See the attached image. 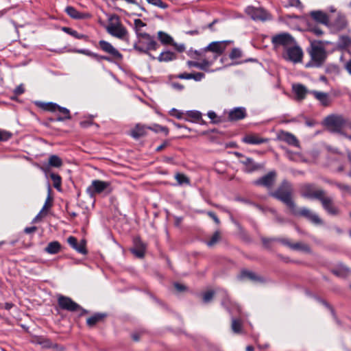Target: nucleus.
Wrapping results in <instances>:
<instances>
[{"instance_id":"obj_34","label":"nucleus","mask_w":351,"mask_h":351,"mask_svg":"<svg viewBox=\"0 0 351 351\" xmlns=\"http://www.w3.org/2000/svg\"><path fill=\"white\" fill-rule=\"evenodd\" d=\"M176 54L170 51L162 52L158 57L159 62H169L176 59Z\"/></svg>"},{"instance_id":"obj_35","label":"nucleus","mask_w":351,"mask_h":351,"mask_svg":"<svg viewBox=\"0 0 351 351\" xmlns=\"http://www.w3.org/2000/svg\"><path fill=\"white\" fill-rule=\"evenodd\" d=\"M65 12L69 16L75 19H80L84 18V14L79 12L75 8L68 6L65 8Z\"/></svg>"},{"instance_id":"obj_41","label":"nucleus","mask_w":351,"mask_h":351,"mask_svg":"<svg viewBox=\"0 0 351 351\" xmlns=\"http://www.w3.org/2000/svg\"><path fill=\"white\" fill-rule=\"evenodd\" d=\"M221 305L224 306L230 313L231 310L230 307L235 305L230 299L229 296L228 295L227 293L225 291L223 292V298L221 301Z\"/></svg>"},{"instance_id":"obj_25","label":"nucleus","mask_w":351,"mask_h":351,"mask_svg":"<svg viewBox=\"0 0 351 351\" xmlns=\"http://www.w3.org/2000/svg\"><path fill=\"white\" fill-rule=\"evenodd\" d=\"M148 130V126L138 123L136 125L134 128L131 131L130 134L134 138L138 139L141 137L146 136L147 134Z\"/></svg>"},{"instance_id":"obj_56","label":"nucleus","mask_w":351,"mask_h":351,"mask_svg":"<svg viewBox=\"0 0 351 351\" xmlns=\"http://www.w3.org/2000/svg\"><path fill=\"white\" fill-rule=\"evenodd\" d=\"M309 31L317 36H322L324 33L319 27L316 26H310Z\"/></svg>"},{"instance_id":"obj_4","label":"nucleus","mask_w":351,"mask_h":351,"mask_svg":"<svg viewBox=\"0 0 351 351\" xmlns=\"http://www.w3.org/2000/svg\"><path fill=\"white\" fill-rule=\"evenodd\" d=\"M137 38L138 42L134 44V48L141 53H148L149 51L156 50L158 46L154 37L149 34L143 33L137 36Z\"/></svg>"},{"instance_id":"obj_49","label":"nucleus","mask_w":351,"mask_h":351,"mask_svg":"<svg viewBox=\"0 0 351 351\" xmlns=\"http://www.w3.org/2000/svg\"><path fill=\"white\" fill-rule=\"evenodd\" d=\"M284 3L285 4V6H291V7H295L302 8V5L300 0H284Z\"/></svg>"},{"instance_id":"obj_19","label":"nucleus","mask_w":351,"mask_h":351,"mask_svg":"<svg viewBox=\"0 0 351 351\" xmlns=\"http://www.w3.org/2000/svg\"><path fill=\"white\" fill-rule=\"evenodd\" d=\"M309 93L312 94L323 106L326 107L330 105L332 100L328 93L317 90H311Z\"/></svg>"},{"instance_id":"obj_55","label":"nucleus","mask_w":351,"mask_h":351,"mask_svg":"<svg viewBox=\"0 0 351 351\" xmlns=\"http://www.w3.org/2000/svg\"><path fill=\"white\" fill-rule=\"evenodd\" d=\"M213 295H214V291H209L206 292L203 295L204 302L206 303L210 302L213 299Z\"/></svg>"},{"instance_id":"obj_43","label":"nucleus","mask_w":351,"mask_h":351,"mask_svg":"<svg viewBox=\"0 0 351 351\" xmlns=\"http://www.w3.org/2000/svg\"><path fill=\"white\" fill-rule=\"evenodd\" d=\"M134 29L136 36L143 34L142 28L146 26V23L143 22L141 19H135L134 21Z\"/></svg>"},{"instance_id":"obj_20","label":"nucleus","mask_w":351,"mask_h":351,"mask_svg":"<svg viewBox=\"0 0 351 351\" xmlns=\"http://www.w3.org/2000/svg\"><path fill=\"white\" fill-rule=\"evenodd\" d=\"M247 115L246 110L243 107L234 108L229 112L228 119L232 121L244 119Z\"/></svg>"},{"instance_id":"obj_16","label":"nucleus","mask_w":351,"mask_h":351,"mask_svg":"<svg viewBox=\"0 0 351 351\" xmlns=\"http://www.w3.org/2000/svg\"><path fill=\"white\" fill-rule=\"evenodd\" d=\"M99 46L104 51L112 55L116 59L121 60L123 57L121 53L117 49L106 40H100L99 42Z\"/></svg>"},{"instance_id":"obj_39","label":"nucleus","mask_w":351,"mask_h":351,"mask_svg":"<svg viewBox=\"0 0 351 351\" xmlns=\"http://www.w3.org/2000/svg\"><path fill=\"white\" fill-rule=\"evenodd\" d=\"M232 330L234 333H240L242 331V322L238 319H232L231 324Z\"/></svg>"},{"instance_id":"obj_40","label":"nucleus","mask_w":351,"mask_h":351,"mask_svg":"<svg viewBox=\"0 0 351 351\" xmlns=\"http://www.w3.org/2000/svg\"><path fill=\"white\" fill-rule=\"evenodd\" d=\"M50 178L53 181V186L54 188L58 189V191L60 190L61 188V184H62V179L61 177L56 173H51L50 174Z\"/></svg>"},{"instance_id":"obj_29","label":"nucleus","mask_w":351,"mask_h":351,"mask_svg":"<svg viewBox=\"0 0 351 351\" xmlns=\"http://www.w3.org/2000/svg\"><path fill=\"white\" fill-rule=\"evenodd\" d=\"M243 141L245 143L252 145H259L267 142V138H263L257 135L254 134L246 135L243 138Z\"/></svg>"},{"instance_id":"obj_12","label":"nucleus","mask_w":351,"mask_h":351,"mask_svg":"<svg viewBox=\"0 0 351 351\" xmlns=\"http://www.w3.org/2000/svg\"><path fill=\"white\" fill-rule=\"evenodd\" d=\"M303 56V51L302 49L295 45H291L286 49L284 57L286 60L298 63L302 61Z\"/></svg>"},{"instance_id":"obj_23","label":"nucleus","mask_w":351,"mask_h":351,"mask_svg":"<svg viewBox=\"0 0 351 351\" xmlns=\"http://www.w3.org/2000/svg\"><path fill=\"white\" fill-rule=\"evenodd\" d=\"M310 15L316 22L326 26L329 25V19L325 12L321 10L312 11L311 12Z\"/></svg>"},{"instance_id":"obj_5","label":"nucleus","mask_w":351,"mask_h":351,"mask_svg":"<svg viewBox=\"0 0 351 351\" xmlns=\"http://www.w3.org/2000/svg\"><path fill=\"white\" fill-rule=\"evenodd\" d=\"M106 31L108 34L116 38L123 39L128 34V31L121 23L119 17L116 15H112L109 18V23L106 27Z\"/></svg>"},{"instance_id":"obj_14","label":"nucleus","mask_w":351,"mask_h":351,"mask_svg":"<svg viewBox=\"0 0 351 351\" xmlns=\"http://www.w3.org/2000/svg\"><path fill=\"white\" fill-rule=\"evenodd\" d=\"M246 14L254 21H266L269 14L263 8L249 6L245 9Z\"/></svg>"},{"instance_id":"obj_11","label":"nucleus","mask_w":351,"mask_h":351,"mask_svg":"<svg viewBox=\"0 0 351 351\" xmlns=\"http://www.w3.org/2000/svg\"><path fill=\"white\" fill-rule=\"evenodd\" d=\"M291 213L294 215L302 216L311 221L313 223L316 225H320L322 223V220L312 210L307 208H302L298 209L296 204H295V210H291Z\"/></svg>"},{"instance_id":"obj_38","label":"nucleus","mask_w":351,"mask_h":351,"mask_svg":"<svg viewBox=\"0 0 351 351\" xmlns=\"http://www.w3.org/2000/svg\"><path fill=\"white\" fill-rule=\"evenodd\" d=\"M158 37L164 45H169L173 42V38L169 34L162 31L158 32Z\"/></svg>"},{"instance_id":"obj_46","label":"nucleus","mask_w":351,"mask_h":351,"mask_svg":"<svg viewBox=\"0 0 351 351\" xmlns=\"http://www.w3.org/2000/svg\"><path fill=\"white\" fill-rule=\"evenodd\" d=\"M349 271L350 269L343 265H341L339 269H335L332 270V273L337 276H343L348 274Z\"/></svg>"},{"instance_id":"obj_53","label":"nucleus","mask_w":351,"mask_h":351,"mask_svg":"<svg viewBox=\"0 0 351 351\" xmlns=\"http://www.w3.org/2000/svg\"><path fill=\"white\" fill-rule=\"evenodd\" d=\"M208 117L211 119L213 123H217L221 121L220 117H219L213 111H209L208 112Z\"/></svg>"},{"instance_id":"obj_60","label":"nucleus","mask_w":351,"mask_h":351,"mask_svg":"<svg viewBox=\"0 0 351 351\" xmlns=\"http://www.w3.org/2000/svg\"><path fill=\"white\" fill-rule=\"evenodd\" d=\"M192 73H182L176 75V77L181 80H191Z\"/></svg>"},{"instance_id":"obj_32","label":"nucleus","mask_w":351,"mask_h":351,"mask_svg":"<svg viewBox=\"0 0 351 351\" xmlns=\"http://www.w3.org/2000/svg\"><path fill=\"white\" fill-rule=\"evenodd\" d=\"M245 165L246 171L252 172L260 168V165L255 163L254 160L250 158H245V160L241 161Z\"/></svg>"},{"instance_id":"obj_36","label":"nucleus","mask_w":351,"mask_h":351,"mask_svg":"<svg viewBox=\"0 0 351 351\" xmlns=\"http://www.w3.org/2000/svg\"><path fill=\"white\" fill-rule=\"evenodd\" d=\"M187 121H199L202 119V114L200 112L197 110H189L186 112Z\"/></svg>"},{"instance_id":"obj_37","label":"nucleus","mask_w":351,"mask_h":351,"mask_svg":"<svg viewBox=\"0 0 351 351\" xmlns=\"http://www.w3.org/2000/svg\"><path fill=\"white\" fill-rule=\"evenodd\" d=\"M62 30L63 32H66V34H68L77 39H86L87 38V36H86L84 34H79L77 31H75L70 27H63L62 28Z\"/></svg>"},{"instance_id":"obj_18","label":"nucleus","mask_w":351,"mask_h":351,"mask_svg":"<svg viewBox=\"0 0 351 351\" xmlns=\"http://www.w3.org/2000/svg\"><path fill=\"white\" fill-rule=\"evenodd\" d=\"M213 63V60H210L209 58L204 56L202 58L201 62H195L189 60L186 64L189 67H196L203 71H207L208 68L211 66Z\"/></svg>"},{"instance_id":"obj_54","label":"nucleus","mask_w":351,"mask_h":351,"mask_svg":"<svg viewBox=\"0 0 351 351\" xmlns=\"http://www.w3.org/2000/svg\"><path fill=\"white\" fill-rule=\"evenodd\" d=\"M205 77V75L203 73L197 72L192 73L191 79L194 80L196 82H200L202 79Z\"/></svg>"},{"instance_id":"obj_31","label":"nucleus","mask_w":351,"mask_h":351,"mask_svg":"<svg viewBox=\"0 0 351 351\" xmlns=\"http://www.w3.org/2000/svg\"><path fill=\"white\" fill-rule=\"evenodd\" d=\"M61 245L58 241L50 242L45 248V251L51 254H55L60 250Z\"/></svg>"},{"instance_id":"obj_50","label":"nucleus","mask_w":351,"mask_h":351,"mask_svg":"<svg viewBox=\"0 0 351 351\" xmlns=\"http://www.w3.org/2000/svg\"><path fill=\"white\" fill-rule=\"evenodd\" d=\"M335 186H336L339 190L342 192L350 193H351V187L346 184L335 182Z\"/></svg>"},{"instance_id":"obj_8","label":"nucleus","mask_w":351,"mask_h":351,"mask_svg":"<svg viewBox=\"0 0 351 351\" xmlns=\"http://www.w3.org/2000/svg\"><path fill=\"white\" fill-rule=\"evenodd\" d=\"M300 195L307 199H318L326 195V191L322 189H318L315 184L304 183L300 186Z\"/></svg>"},{"instance_id":"obj_58","label":"nucleus","mask_w":351,"mask_h":351,"mask_svg":"<svg viewBox=\"0 0 351 351\" xmlns=\"http://www.w3.org/2000/svg\"><path fill=\"white\" fill-rule=\"evenodd\" d=\"M67 242L73 249H75L77 247V245L78 243L77 239L72 236L69 237L67 239Z\"/></svg>"},{"instance_id":"obj_45","label":"nucleus","mask_w":351,"mask_h":351,"mask_svg":"<svg viewBox=\"0 0 351 351\" xmlns=\"http://www.w3.org/2000/svg\"><path fill=\"white\" fill-rule=\"evenodd\" d=\"M175 178L180 185L190 184V180L184 174L178 173L176 174Z\"/></svg>"},{"instance_id":"obj_6","label":"nucleus","mask_w":351,"mask_h":351,"mask_svg":"<svg viewBox=\"0 0 351 351\" xmlns=\"http://www.w3.org/2000/svg\"><path fill=\"white\" fill-rule=\"evenodd\" d=\"M112 191L111 183L110 182L100 180H94L91 182L90 186L86 189V193L90 197H94L96 195L104 193L106 195L110 194Z\"/></svg>"},{"instance_id":"obj_52","label":"nucleus","mask_w":351,"mask_h":351,"mask_svg":"<svg viewBox=\"0 0 351 351\" xmlns=\"http://www.w3.org/2000/svg\"><path fill=\"white\" fill-rule=\"evenodd\" d=\"M241 51L237 48H234L230 52L229 57L230 59L234 60L241 57Z\"/></svg>"},{"instance_id":"obj_24","label":"nucleus","mask_w":351,"mask_h":351,"mask_svg":"<svg viewBox=\"0 0 351 351\" xmlns=\"http://www.w3.org/2000/svg\"><path fill=\"white\" fill-rule=\"evenodd\" d=\"M134 243V248L132 250V252L136 256L143 258L145 256L146 245L139 238H136Z\"/></svg>"},{"instance_id":"obj_7","label":"nucleus","mask_w":351,"mask_h":351,"mask_svg":"<svg viewBox=\"0 0 351 351\" xmlns=\"http://www.w3.org/2000/svg\"><path fill=\"white\" fill-rule=\"evenodd\" d=\"M58 304L59 307L62 310H66L70 312L80 311V316H83L88 313L87 310L83 308L80 305L74 302L71 298L67 296L62 295H59L58 298Z\"/></svg>"},{"instance_id":"obj_57","label":"nucleus","mask_w":351,"mask_h":351,"mask_svg":"<svg viewBox=\"0 0 351 351\" xmlns=\"http://www.w3.org/2000/svg\"><path fill=\"white\" fill-rule=\"evenodd\" d=\"M11 136L10 132L0 130V141H6Z\"/></svg>"},{"instance_id":"obj_13","label":"nucleus","mask_w":351,"mask_h":351,"mask_svg":"<svg viewBox=\"0 0 351 351\" xmlns=\"http://www.w3.org/2000/svg\"><path fill=\"white\" fill-rule=\"evenodd\" d=\"M319 201H320L322 207L328 215L337 216L340 213L339 208L335 206L331 197L324 195Z\"/></svg>"},{"instance_id":"obj_61","label":"nucleus","mask_w":351,"mask_h":351,"mask_svg":"<svg viewBox=\"0 0 351 351\" xmlns=\"http://www.w3.org/2000/svg\"><path fill=\"white\" fill-rule=\"evenodd\" d=\"M92 58L96 59L98 61L101 60H105L109 62L111 61V59L108 56H100L95 53H93Z\"/></svg>"},{"instance_id":"obj_51","label":"nucleus","mask_w":351,"mask_h":351,"mask_svg":"<svg viewBox=\"0 0 351 351\" xmlns=\"http://www.w3.org/2000/svg\"><path fill=\"white\" fill-rule=\"evenodd\" d=\"M75 250L80 254H86L87 251L86 250V242L82 240L80 243H77V247Z\"/></svg>"},{"instance_id":"obj_63","label":"nucleus","mask_w":351,"mask_h":351,"mask_svg":"<svg viewBox=\"0 0 351 351\" xmlns=\"http://www.w3.org/2000/svg\"><path fill=\"white\" fill-rule=\"evenodd\" d=\"M207 215L211 218L213 219V220L217 223V224H219L220 223V221L219 219V218L217 217V216L213 213V212H211V211H208L207 213Z\"/></svg>"},{"instance_id":"obj_59","label":"nucleus","mask_w":351,"mask_h":351,"mask_svg":"<svg viewBox=\"0 0 351 351\" xmlns=\"http://www.w3.org/2000/svg\"><path fill=\"white\" fill-rule=\"evenodd\" d=\"M170 114L171 116L176 117L178 119H182L183 113L182 112L178 110L177 109L173 108L170 111Z\"/></svg>"},{"instance_id":"obj_15","label":"nucleus","mask_w":351,"mask_h":351,"mask_svg":"<svg viewBox=\"0 0 351 351\" xmlns=\"http://www.w3.org/2000/svg\"><path fill=\"white\" fill-rule=\"evenodd\" d=\"M276 173L274 171H269L267 174L254 181V184L271 188L276 182Z\"/></svg>"},{"instance_id":"obj_17","label":"nucleus","mask_w":351,"mask_h":351,"mask_svg":"<svg viewBox=\"0 0 351 351\" xmlns=\"http://www.w3.org/2000/svg\"><path fill=\"white\" fill-rule=\"evenodd\" d=\"M46 109L51 110V111H57L58 110L62 115V116H59L57 117L56 120L58 121H62L65 119H71L69 110L67 108L60 107L56 104H51V103L47 105V107L46 108Z\"/></svg>"},{"instance_id":"obj_28","label":"nucleus","mask_w":351,"mask_h":351,"mask_svg":"<svg viewBox=\"0 0 351 351\" xmlns=\"http://www.w3.org/2000/svg\"><path fill=\"white\" fill-rule=\"evenodd\" d=\"M292 89L296 95L298 100H303L307 93H309L306 88L300 84H293Z\"/></svg>"},{"instance_id":"obj_3","label":"nucleus","mask_w":351,"mask_h":351,"mask_svg":"<svg viewBox=\"0 0 351 351\" xmlns=\"http://www.w3.org/2000/svg\"><path fill=\"white\" fill-rule=\"evenodd\" d=\"M350 121L341 114H332L324 119V125L330 132L345 136L346 134L343 132V129L344 127L348 128Z\"/></svg>"},{"instance_id":"obj_27","label":"nucleus","mask_w":351,"mask_h":351,"mask_svg":"<svg viewBox=\"0 0 351 351\" xmlns=\"http://www.w3.org/2000/svg\"><path fill=\"white\" fill-rule=\"evenodd\" d=\"M348 25V21L346 16L338 14L337 19L332 23V27L337 31L344 29Z\"/></svg>"},{"instance_id":"obj_64","label":"nucleus","mask_w":351,"mask_h":351,"mask_svg":"<svg viewBox=\"0 0 351 351\" xmlns=\"http://www.w3.org/2000/svg\"><path fill=\"white\" fill-rule=\"evenodd\" d=\"M77 53L84 54L86 56H90L92 58L93 52L88 50V49H77L76 50Z\"/></svg>"},{"instance_id":"obj_22","label":"nucleus","mask_w":351,"mask_h":351,"mask_svg":"<svg viewBox=\"0 0 351 351\" xmlns=\"http://www.w3.org/2000/svg\"><path fill=\"white\" fill-rule=\"evenodd\" d=\"M278 139L295 147L299 146L297 138L292 134L282 131L278 135Z\"/></svg>"},{"instance_id":"obj_30","label":"nucleus","mask_w":351,"mask_h":351,"mask_svg":"<svg viewBox=\"0 0 351 351\" xmlns=\"http://www.w3.org/2000/svg\"><path fill=\"white\" fill-rule=\"evenodd\" d=\"M239 278L240 280L249 279L252 281H261L262 278L257 276L254 272L248 271V270H243L241 271Z\"/></svg>"},{"instance_id":"obj_44","label":"nucleus","mask_w":351,"mask_h":351,"mask_svg":"<svg viewBox=\"0 0 351 351\" xmlns=\"http://www.w3.org/2000/svg\"><path fill=\"white\" fill-rule=\"evenodd\" d=\"M149 130H152V131H154L156 133H158V132H164L166 136H167L169 134V129H168V128H167L165 126L160 125L156 124V123L154 124L152 126H149Z\"/></svg>"},{"instance_id":"obj_62","label":"nucleus","mask_w":351,"mask_h":351,"mask_svg":"<svg viewBox=\"0 0 351 351\" xmlns=\"http://www.w3.org/2000/svg\"><path fill=\"white\" fill-rule=\"evenodd\" d=\"M170 145L169 141H165L160 145L158 146L156 149V151L159 152L163 150L165 147H168Z\"/></svg>"},{"instance_id":"obj_2","label":"nucleus","mask_w":351,"mask_h":351,"mask_svg":"<svg viewBox=\"0 0 351 351\" xmlns=\"http://www.w3.org/2000/svg\"><path fill=\"white\" fill-rule=\"evenodd\" d=\"M308 52L311 56V60L306 64V67H320L324 64L327 53L322 41H311Z\"/></svg>"},{"instance_id":"obj_33","label":"nucleus","mask_w":351,"mask_h":351,"mask_svg":"<svg viewBox=\"0 0 351 351\" xmlns=\"http://www.w3.org/2000/svg\"><path fill=\"white\" fill-rule=\"evenodd\" d=\"M63 165L62 160L57 155H51L49 157L48 165L51 167L59 168Z\"/></svg>"},{"instance_id":"obj_1","label":"nucleus","mask_w":351,"mask_h":351,"mask_svg":"<svg viewBox=\"0 0 351 351\" xmlns=\"http://www.w3.org/2000/svg\"><path fill=\"white\" fill-rule=\"evenodd\" d=\"M293 193L292 184L284 180L276 191L269 193V195L284 203L290 210H294L295 203L292 199Z\"/></svg>"},{"instance_id":"obj_48","label":"nucleus","mask_w":351,"mask_h":351,"mask_svg":"<svg viewBox=\"0 0 351 351\" xmlns=\"http://www.w3.org/2000/svg\"><path fill=\"white\" fill-rule=\"evenodd\" d=\"M220 239V232L219 231H216L213 235L211 237L210 239L207 241V245L208 246L214 245L217 242H218Z\"/></svg>"},{"instance_id":"obj_21","label":"nucleus","mask_w":351,"mask_h":351,"mask_svg":"<svg viewBox=\"0 0 351 351\" xmlns=\"http://www.w3.org/2000/svg\"><path fill=\"white\" fill-rule=\"evenodd\" d=\"M50 191H51V189H49V193H48L47 197L45 200V204L43 206L40 211L39 212V213L34 219V220H33L34 222H36V221H39L40 219H42L43 217H44L45 216H46L47 214L48 209L51 207L53 199H52V197H51Z\"/></svg>"},{"instance_id":"obj_9","label":"nucleus","mask_w":351,"mask_h":351,"mask_svg":"<svg viewBox=\"0 0 351 351\" xmlns=\"http://www.w3.org/2000/svg\"><path fill=\"white\" fill-rule=\"evenodd\" d=\"M271 43L276 49L283 47L285 50L291 45L295 44V39L288 33H282L274 36L271 38Z\"/></svg>"},{"instance_id":"obj_26","label":"nucleus","mask_w":351,"mask_h":351,"mask_svg":"<svg viewBox=\"0 0 351 351\" xmlns=\"http://www.w3.org/2000/svg\"><path fill=\"white\" fill-rule=\"evenodd\" d=\"M107 317V314L104 313H97L86 319V324L88 327L93 328L97 324L103 322Z\"/></svg>"},{"instance_id":"obj_10","label":"nucleus","mask_w":351,"mask_h":351,"mask_svg":"<svg viewBox=\"0 0 351 351\" xmlns=\"http://www.w3.org/2000/svg\"><path fill=\"white\" fill-rule=\"evenodd\" d=\"M230 43L231 41L230 40L212 42L204 49L203 52L206 53L207 51H211L215 53V55L212 60L214 62L219 56L223 53L227 45Z\"/></svg>"},{"instance_id":"obj_47","label":"nucleus","mask_w":351,"mask_h":351,"mask_svg":"<svg viewBox=\"0 0 351 351\" xmlns=\"http://www.w3.org/2000/svg\"><path fill=\"white\" fill-rule=\"evenodd\" d=\"M148 3L154 6L158 7L162 9H167L169 5L167 3L163 2L162 0H146Z\"/></svg>"},{"instance_id":"obj_42","label":"nucleus","mask_w":351,"mask_h":351,"mask_svg":"<svg viewBox=\"0 0 351 351\" xmlns=\"http://www.w3.org/2000/svg\"><path fill=\"white\" fill-rule=\"evenodd\" d=\"M291 248L295 250H301L306 252H311L310 247L308 245L302 243H292Z\"/></svg>"}]
</instances>
